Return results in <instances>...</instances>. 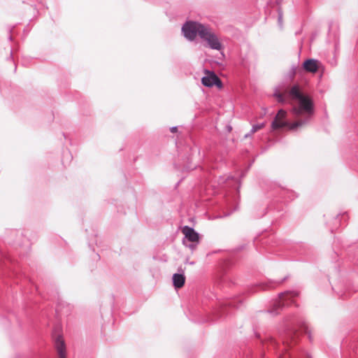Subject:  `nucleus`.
<instances>
[{
  "mask_svg": "<svg viewBox=\"0 0 358 358\" xmlns=\"http://www.w3.org/2000/svg\"><path fill=\"white\" fill-rule=\"evenodd\" d=\"M289 95L292 99L298 101V105L292 108L294 115L297 117L301 115H304V117L290 123L286 120L287 112L283 109H280L271 122L273 130L282 128L296 130L298 127L308 124L314 114L313 100L308 96L302 94L299 85H295L292 87Z\"/></svg>",
  "mask_w": 358,
  "mask_h": 358,
  "instance_id": "1",
  "label": "nucleus"
},
{
  "mask_svg": "<svg viewBox=\"0 0 358 358\" xmlns=\"http://www.w3.org/2000/svg\"><path fill=\"white\" fill-rule=\"evenodd\" d=\"M298 329L307 334L310 341H311L312 338L308 326L302 319L296 316H290L286 318L284 321L283 329L280 333L282 343V350L275 341L271 339L270 341L271 345L273 348H278L279 358H310L308 355L303 352L299 355L295 352H289L292 344L296 343L299 336L297 333Z\"/></svg>",
  "mask_w": 358,
  "mask_h": 358,
  "instance_id": "2",
  "label": "nucleus"
},
{
  "mask_svg": "<svg viewBox=\"0 0 358 358\" xmlns=\"http://www.w3.org/2000/svg\"><path fill=\"white\" fill-rule=\"evenodd\" d=\"M298 295L299 293L295 291H287L279 294L278 299L273 302L268 313L274 315H278L283 307L291 305L294 302V298Z\"/></svg>",
  "mask_w": 358,
  "mask_h": 358,
  "instance_id": "3",
  "label": "nucleus"
},
{
  "mask_svg": "<svg viewBox=\"0 0 358 358\" xmlns=\"http://www.w3.org/2000/svg\"><path fill=\"white\" fill-rule=\"evenodd\" d=\"M206 25L194 21H187L182 27V32L185 38L192 41L199 35L201 38V31L205 30Z\"/></svg>",
  "mask_w": 358,
  "mask_h": 358,
  "instance_id": "4",
  "label": "nucleus"
},
{
  "mask_svg": "<svg viewBox=\"0 0 358 358\" xmlns=\"http://www.w3.org/2000/svg\"><path fill=\"white\" fill-rule=\"evenodd\" d=\"M201 38L207 43L208 47L212 50L220 51L224 47L220 41L217 36L207 26L205 30L201 31Z\"/></svg>",
  "mask_w": 358,
  "mask_h": 358,
  "instance_id": "5",
  "label": "nucleus"
},
{
  "mask_svg": "<svg viewBox=\"0 0 358 358\" xmlns=\"http://www.w3.org/2000/svg\"><path fill=\"white\" fill-rule=\"evenodd\" d=\"M182 232L186 241L199 243V234L192 227L185 226L182 229Z\"/></svg>",
  "mask_w": 358,
  "mask_h": 358,
  "instance_id": "6",
  "label": "nucleus"
},
{
  "mask_svg": "<svg viewBox=\"0 0 358 358\" xmlns=\"http://www.w3.org/2000/svg\"><path fill=\"white\" fill-rule=\"evenodd\" d=\"M54 343L59 358H66V345L62 336H54Z\"/></svg>",
  "mask_w": 358,
  "mask_h": 358,
  "instance_id": "7",
  "label": "nucleus"
},
{
  "mask_svg": "<svg viewBox=\"0 0 358 358\" xmlns=\"http://www.w3.org/2000/svg\"><path fill=\"white\" fill-rule=\"evenodd\" d=\"M322 66V64L315 59H307L303 63V69L309 73H316L320 67Z\"/></svg>",
  "mask_w": 358,
  "mask_h": 358,
  "instance_id": "8",
  "label": "nucleus"
},
{
  "mask_svg": "<svg viewBox=\"0 0 358 358\" xmlns=\"http://www.w3.org/2000/svg\"><path fill=\"white\" fill-rule=\"evenodd\" d=\"M206 76L201 78L203 85L210 87L214 86L215 84H217L216 81L220 83V78L214 72L206 70Z\"/></svg>",
  "mask_w": 358,
  "mask_h": 358,
  "instance_id": "9",
  "label": "nucleus"
},
{
  "mask_svg": "<svg viewBox=\"0 0 358 358\" xmlns=\"http://www.w3.org/2000/svg\"><path fill=\"white\" fill-rule=\"evenodd\" d=\"M285 280H286V278H284L279 281L269 280L268 282H262V283L257 284L250 289V292H256V290L257 289H266L273 288L276 285L282 284Z\"/></svg>",
  "mask_w": 358,
  "mask_h": 358,
  "instance_id": "10",
  "label": "nucleus"
},
{
  "mask_svg": "<svg viewBox=\"0 0 358 358\" xmlns=\"http://www.w3.org/2000/svg\"><path fill=\"white\" fill-rule=\"evenodd\" d=\"M275 193L278 194L279 198L282 199L286 201L288 200H292L297 196L294 192L281 187L277 188Z\"/></svg>",
  "mask_w": 358,
  "mask_h": 358,
  "instance_id": "11",
  "label": "nucleus"
},
{
  "mask_svg": "<svg viewBox=\"0 0 358 358\" xmlns=\"http://www.w3.org/2000/svg\"><path fill=\"white\" fill-rule=\"evenodd\" d=\"M172 279L175 288L179 289L183 287L185 282V276L183 273H174Z\"/></svg>",
  "mask_w": 358,
  "mask_h": 358,
  "instance_id": "12",
  "label": "nucleus"
},
{
  "mask_svg": "<svg viewBox=\"0 0 358 358\" xmlns=\"http://www.w3.org/2000/svg\"><path fill=\"white\" fill-rule=\"evenodd\" d=\"M266 125V123L265 122H262V123H259V124H254L250 131L245 134V138H249L250 136H252V135H253L255 132H257V131H259V129L264 128Z\"/></svg>",
  "mask_w": 358,
  "mask_h": 358,
  "instance_id": "13",
  "label": "nucleus"
},
{
  "mask_svg": "<svg viewBox=\"0 0 358 358\" xmlns=\"http://www.w3.org/2000/svg\"><path fill=\"white\" fill-rule=\"evenodd\" d=\"M294 250L299 255H307L309 248L305 244H297L296 245L294 246Z\"/></svg>",
  "mask_w": 358,
  "mask_h": 358,
  "instance_id": "14",
  "label": "nucleus"
},
{
  "mask_svg": "<svg viewBox=\"0 0 358 358\" xmlns=\"http://www.w3.org/2000/svg\"><path fill=\"white\" fill-rule=\"evenodd\" d=\"M238 302L239 303H241V301L238 300V299H233V300H230V301L225 302L224 306V307L227 306H231V307H234V308H238L239 305L238 304Z\"/></svg>",
  "mask_w": 358,
  "mask_h": 358,
  "instance_id": "15",
  "label": "nucleus"
},
{
  "mask_svg": "<svg viewBox=\"0 0 358 358\" xmlns=\"http://www.w3.org/2000/svg\"><path fill=\"white\" fill-rule=\"evenodd\" d=\"M273 95H274V96L276 97L277 101L279 103H285V102L286 98H285V96L282 94L276 92L274 93Z\"/></svg>",
  "mask_w": 358,
  "mask_h": 358,
  "instance_id": "16",
  "label": "nucleus"
},
{
  "mask_svg": "<svg viewBox=\"0 0 358 358\" xmlns=\"http://www.w3.org/2000/svg\"><path fill=\"white\" fill-rule=\"evenodd\" d=\"M182 243L186 247L189 248L192 251H194L195 250V248H196V246L199 243H192V242H191V243H187L185 239L182 241Z\"/></svg>",
  "mask_w": 358,
  "mask_h": 358,
  "instance_id": "17",
  "label": "nucleus"
},
{
  "mask_svg": "<svg viewBox=\"0 0 358 358\" xmlns=\"http://www.w3.org/2000/svg\"><path fill=\"white\" fill-rule=\"evenodd\" d=\"M278 24L280 27L282 26V13L279 11L278 12Z\"/></svg>",
  "mask_w": 358,
  "mask_h": 358,
  "instance_id": "18",
  "label": "nucleus"
},
{
  "mask_svg": "<svg viewBox=\"0 0 358 358\" xmlns=\"http://www.w3.org/2000/svg\"><path fill=\"white\" fill-rule=\"evenodd\" d=\"M224 315H227V313H225V308L223 307L222 308L220 317H222Z\"/></svg>",
  "mask_w": 358,
  "mask_h": 358,
  "instance_id": "19",
  "label": "nucleus"
},
{
  "mask_svg": "<svg viewBox=\"0 0 358 358\" xmlns=\"http://www.w3.org/2000/svg\"><path fill=\"white\" fill-rule=\"evenodd\" d=\"M216 83L217 84H215L214 85H216L218 87H222V81L220 79V83L218 81H216Z\"/></svg>",
  "mask_w": 358,
  "mask_h": 358,
  "instance_id": "20",
  "label": "nucleus"
},
{
  "mask_svg": "<svg viewBox=\"0 0 358 358\" xmlns=\"http://www.w3.org/2000/svg\"><path fill=\"white\" fill-rule=\"evenodd\" d=\"M170 130H171V131L172 133H175V132H176V131H177L178 128H177V127H172L170 129Z\"/></svg>",
  "mask_w": 358,
  "mask_h": 358,
  "instance_id": "21",
  "label": "nucleus"
},
{
  "mask_svg": "<svg viewBox=\"0 0 358 358\" xmlns=\"http://www.w3.org/2000/svg\"><path fill=\"white\" fill-rule=\"evenodd\" d=\"M194 168H195L194 166L193 167V166H187V167H185V169H186L187 170L194 169Z\"/></svg>",
  "mask_w": 358,
  "mask_h": 358,
  "instance_id": "22",
  "label": "nucleus"
},
{
  "mask_svg": "<svg viewBox=\"0 0 358 358\" xmlns=\"http://www.w3.org/2000/svg\"><path fill=\"white\" fill-rule=\"evenodd\" d=\"M8 39H9L10 41H12L13 38H12V36H11V35H10V36H9Z\"/></svg>",
  "mask_w": 358,
  "mask_h": 358,
  "instance_id": "23",
  "label": "nucleus"
},
{
  "mask_svg": "<svg viewBox=\"0 0 358 358\" xmlns=\"http://www.w3.org/2000/svg\"><path fill=\"white\" fill-rule=\"evenodd\" d=\"M266 242H267L266 241H262V244L264 245Z\"/></svg>",
  "mask_w": 358,
  "mask_h": 358,
  "instance_id": "24",
  "label": "nucleus"
},
{
  "mask_svg": "<svg viewBox=\"0 0 358 358\" xmlns=\"http://www.w3.org/2000/svg\"><path fill=\"white\" fill-rule=\"evenodd\" d=\"M59 310H59V307H57V308H56V311L58 313Z\"/></svg>",
  "mask_w": 358,
  "mask_h": 358,
  "instance_id": "25",
  "label": "nucleus"
},
{
  "mask_svg": "<svg viewBox=\"0 0 358 358\" xmlns=\"http://www.w3.org/2000/svg\"><path fill=\"white\" fill-rule=\"evenodd\" d=\"M357 266H358V264H357Z\"/></svg>",
  "mask_w": 358,
  "mask_h": 358,
  "instance_id": "26",
  "label": "nucleus"
}]
</instances>
